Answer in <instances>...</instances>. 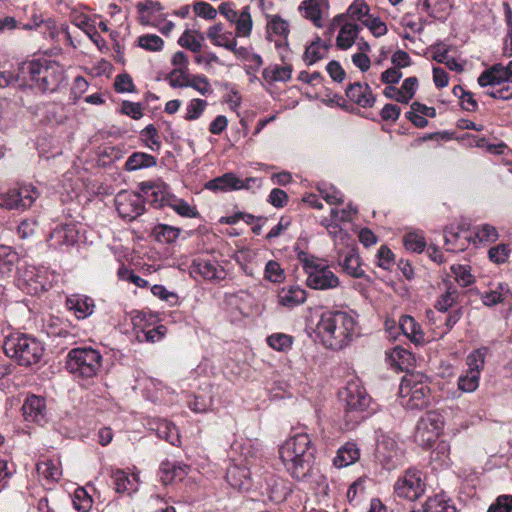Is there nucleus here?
Returning <instances> with one entry per match:
<instances>
[{
    "mask_svg": "<svg viewBox=\"0 0 512 512\" xmlns=\"http://www.w3.org/2000/svg\"><path fill=\"white\" fill-rule=\"evenodd\" d=\"M444 291L435 303V308L440 312H446L450 309L459 298L457 287L450 281H443Z\"/></svg>",
    "mask_w": 512,
    "mask_h": 512,
    "instance_id": "nucleus-36",
    "label": "nucleus"
},
{
    "mask_svg": "<svg viewBox=\"0 0 512 512\" xmlns=\"http://www.w3.org/2000/svg\"><path fill=\"white\" fill-rule=\"evenodd\" d=\"M264 278L272 283H282L286 276L280 264L274 260H270L265 265Z\"/></svg>",
    "mask_w": 512,
    "mask_h": 512,
    "instance_id": "nucleus-58",
    "label": "nucleus"
},
{
    "mask_svg": "<svg viewBox=\"0 0 512 512\" xmlns=\"http://www.w3.org/2000/svg\"><path fill=\"white\" fill-rule=\"evenodd\" d=\"M509 293L507 285L499 284L495 290L484 293L482 295V301L486 306H494L505 301Z\"/></svg>",
    "mask_w": 512,
    "mask_h": 512,
    "instance_id": "nucleus-55",
    "label": "nucleus"
},
{
    "mask_svg": "<svg viewBox=\"0 0 512 512\" xmlns=\"http://www.w3.org/2000/svg\"><path fill=\"white\" fill-rule=\"evenodd\" d=\"M401 455L397 442L388 435L381 434L377 439L375 456L382 465L390 468Z\"/></svg>",
    "mask_w": 512,
    "mask_h": 512,
    "instance_id": "nucleus-14",
    "label": "nucleus"
},
{
    "mask_svg": "<svg viewBox=\"0 0 512 512\" xmlns=\"http://www.w3.org/2000/svg\"><path fill=\"white\" fill-rule=\"evenodd\" d=\"M111 477L117 493L132 494L138 490L139 475L136 473L129 476L124 470L114 469L111 471Z\"/></svg>",
    "mask_w": 512,
    "mask_h": 512,
    "instance_id": "nucleus-23",
    "label": "nucleus"
},
{
    "mask_svg": "<svg viewBox=\"0 0 512 512\" xmlns=\"http://www.w3.org/2000/svg\"><path fill=\"white\" fill-rule=\"evenodd\" d=\"M73 504L79 512H87L92 507V498L84 488H77L73 495Z\"/></svg>",
    "mask_w": 512,
    "mask_h": 512,
    "instance_id": "nucleus-64",
    "label": "nucleus"
},
{
    "mask_svg": "<svg viewBox=\"0 0 512 512\" xmlns=\"http://www.w3.org/2000/svg\"><path fill=\"white\" fill-rule=\"evenodd\" d=\"M190 467L183 463L164 461L160 465V479L164 485L170 484L175 480H182L189 471Z\"/></svg>",
    "mask_w": 512,
    "mask_h": 512,
    "instance_id": "nucleus-27",
    "label": "nucleus"
},
{
    "mask_svg": "<svg viewBox=\"0 0 512 512\" xmlns=\"http://www.w3.org/2000/svg\"><path fill=\"white\" fill-rule=\"evenodd\" d=\"M417 87L418 80L416 77L406 78L399 88L397 102L407 104L414 97Z\"/></svg>",
    "mask_w": 512,
    "mask_h": 512,
    "instance_id": "nucleus-54",
    "label": "nucleus"
},
{
    "mask_svg": "<svg viewBox=\"0 0 512 512\" xmlns=\"http://www.w3.org/2000/svg\"><path fill=\"white\" fill-rule=\"evenodd\" d=\"M138 46L150 52H159L164 47V40L156 34H145L138 38Z\"/></svg>",
    "mask_w": 512,
    "mask_h": 512,
    "instance_id": "nucleus-57",
    "label": "nucleus"
},
{
    "mask_svg": "<svg viewBox=\"0 0 512 512\" xmlns=\"http://www.w3.org/2000/svg\"><path fill=\"white\" fill-rule=\"evenodd\" d=\"M240 178L234 173H226L215 179L208 181L205 187L215 192H229L233 190H241Z\"/></svg>",
    "mask_w": 512,
    "mask_h": 512,
    "instance_id": "nucleus-31",
    "label": "nucleus"
},
{
    "mask_svg": "<svg viewBox=\"0 0 512 512\" xmlns=\"http://www.w3.org/2000/svg\"><path fill=\"white\" fill-rule=\"evenodd\" d=\"M267 342L274 350L285 352L291 348L293 339L287 334L275 333L267 338Z\"/></svg>",
    "mask_w": 512,
    "mask_h": 512,
    "instance_id": "nucleus-59",
    "label": "nucleus"
},
{
    "mask_svg": "<svg viewBox=\"0 0 512 512\" xmlns=\"http://www.w3.org/2000/svg\"><path fill=\"white\" fill-rule=\"evenodd\" d=\"M315 452L312 440L305 432L290 436L279 449L280 459L286 471L294 479L307 481L315 477L316 482L322 486V492L327 494L326 478L313 468Z\"/></svg>",
    "mask_w": 512,
    "mask_h": 512,
    "instance_id": "nucleus-1",
    "label": "nucleus"
},
{
    "mask_svg": "<svg viewBox=\"0 0 512 512\" xmlns=\"http://www.w3.org/2000/svg\"><path fill=\"white\" fill-rule=\"evenodd\" d=\"M504 82L512 83V61L506 66L495 64L478 78V84L481 87L496 86Z\"/></svg>",
    "mask_w": 512,
    "mask_h": 512,
    "instance_id": "nucleus-17",
    "label": "nucleus"
},
{
    "mask_svg": "<svg viewBox=\"0 0 512 512\" xmlns=\"http://www.w3.org/2000/svg\"><path fill=\"white\" fill-rule=\"evenodd\" d=\"M267 34L268 39L274 41L276 46L279 47L283 45L289 34L288 22L278 15L269 16L267 21Z\"/></svg>",
    "mask_w": 512,
    "mask_h": 512,
    "instance_id": "nucleus-22",
    "label": "nucleus"
},
{
    "mask_svg": "<svg viewBox=\"0 0 512 512\" xmlns=\"http://www.w3.org/2000/svg\"><path fill=\"white\" fill-rule=\"evenodd\" d=\"M357 213V208L352 204H348L345 208L339 210L332 208L329 217H324L321 220V225L324 226L329 234L336 236L341 232L340 224L352 221Z\"/></svg>",
    "mask_w": 512,
    "mask_h": 512,
    "instance_id": "nucleus-16",
    "label": "nucleus"
},
{
    "mask_svg": "<svg viewBox=\"0 0 512 512\" xmlns=\"http://www.w3.org/2000/svg\"><path fill=\"white\" fill-rule=\"evenodd\" d=\"M424 512H456V507L444 494H439L427 499Z\"/></svg>",
    "mask_w": 512,
    "mask_h": 512,
    "instance_id": "nucleus-42",
    "label": "nucleus"
},
{
    "mask_svg": "<svg viewBox=\"0 0 512 512\" xmlns=\"http://www.w3.org/2000/svg\"><path fill=\"white\" fill-rule=\"evenodd\" d=\"M315 341L332 350L346 347L356 334L355 318L343 311H325L310 319Z\"/></svg>",
    "mask_w": 512,
    "mask_h": 512,
    "instance_id": "nucleus-2",
    "label": "nucleus"
},
{
    "mask_svg": "<svg viewBox=\"0 0 512 512\" xmlns=\"http://www.w3.org/2000/svg\"><path fill=\"white\" fill-rule=\"evenodd\" d=\"M18 78L42 93H53L65 82L62 65L48 59L24 62L19 68Z\"/></svg>",
    "mask_w": 512,
    "mask_h": 512,
    "instance_id": "nucleus-3",
    "label": "nucleus"
},
{
    "mask_svg": "<svg viewBox=\"0 0 512 512\" xmlns=\"http://www.w3.org/2000/svg\"><path fill=\"white\" fill-rule=\"evenodd\" d=\"M358 35V27L352 23H346L340 28L339 34L336 39V46L339 49L346 50L350 48Z\"/></svg>",
    "mask_w": 512,
    "mask_h": 512,
    "instance_id": "nucleus-44",
    "label": "nucleus"
},
{
    "mask_svg": "<svg viewBox=\"0 0 512 512\" xmlns=\"http://www.w3.org/2000/svg\"><path fill=\"white\" fill-rule=\"evenodd\" d=\"M360 457V450L355 443L347 442L338 449L337 455L333 459V464L337 468L347 467L355 463Z\"/></svg>",
    "mask_w": 512,
    "mask_h": 512,
    "instance_id": "nucleus-34",
    "label": "nucleus"
},
{
    "mask_svg": "<svg viewBox=\"0 0 512 512\" xmlns=\"http://www.w3.org/2000/svg\"><path fill=\"white\" fill-rule=\"evenodd\" d=\"M115 206L123 219L132 221L144 212V200L133 191H121L115 197Z\"/></svg>",
    "mask_w": 512,
    "mask_h": 512,
    "instance_id": "nucleus-13",
    "label": "nucleus"
},
{
    "mask_svg": "<svg viewBox=\"0 0 512 512\" xmlns=\"http://www.w3.org/2000/svg\"><path fill=\"white\" fill-rule=\"evenodd\" d=\"M203 42L204 35L193 29H186L177 41L180 47L194 53H199L202 50Z\"/></svg>",
    "mask_w": 512,
    "mask_h": 512,
    "instance_id": "nucleus-37",
    "label": "nucleus"
},
{
    "mask_svg": "<svg viewBox=\"0 0 512 512\" xmlns=\"http://www.w3.org/2000/svg\"><path fill=\"white\" fill-rule=\"evenodd\" d=\"M291 74H292V67L289 64L270 65V66L266 67L263 71V77L269 83H273V82H277V81L286 82L291 78Z\"/></svg>",
    "mask_w": 512,
    "mask_h": 512,
    "instance_id": "nucleus-40",
    "label": "nucleus"
},
{
    "mask_svg": "<svg viewBox=\"0 0 512 512\" xmlns=\"http://www.w3.org/2000/svg\"><path fill=\"white\" fill-rule=\"evenodd\" d=\"M399 327L403 334L414 343L420 344L424 342V334L419 324L411 316H402L399 321Z\"/></svg>",
    "mask_w": 512,
    "mask_h": 512,
    "instance_id": "nucleus-38",
    "label": "nucleus"
},
{
    "mask_svg": "<svg viewBox=\"0 0 512 512\" xmlns=\"http://www.w3.org/2000/svg\"><path fill=\"white\" fill-rule=\"evenodd\" d=\"M147 199L156 207L167 205V199L171 196L166 193V185H150L144 190Z\"/></svg>",
    "mask_w": 512,
    "mask_h": 512,
    "instance_id": "nucleus-49",
    "label": "nucleus"
},
{
    "mask_svg": "<svg viewBox=\"0 0 512 512\" xmlns=\"http://www.w3.org/2000/svg\"><path fill=\"white\" fill-rule=\"evenodd\" d=\"M302 16L316 27L323 26V19L328 16L329 3L327 0H304L299 6Z\"/></svg>",
    "mask_w": 512,
    "mask_h": 512,
    "instance_id": "nucleus-18",
    "label": "nucleus"
},
{
    "mask_svg": "<svg viewBox=\"0 0 512 512\" xmlns=\"http://www.w3.org/2000/svg\"><path fill=\"white\" fill-rule=\"evenodd\" d=\"M22 413L25 421L39 423L46 421V404L44 398L31 395L22 405Z\"/></svg>",
    "mask_w": 512,
    "mask_h": 512,
    "instance_id": "nucleus-19",
    "label": "nucleus"
},
{
    "mask_svg": "<svg viewBox=\"0 0 512 512\" xmlns=\"http://www.w3.org/2000/svg\"><path fill=\"white\" fill-rule=\"evenodd\" d=\"M36 470L39 475L51 481L59 480L62 475L60 462L58 460L46 459L40 461L36 465Z\"/></svg>",
    "mask_w": 512,
    "mask_h": 512,
    "instance_id": "nucleus-45",
    "label": "nucleus"
},
{
    "mask_svg": "<svg viewBox=\"0 0 512 512\" xmlns=\"http://www.w3.org/2000/svg\"><path fill=\"white\" fill-rule=\"evenodd\" d=\"M418 5L429 16L439 20L446 19L453 9L452 0H419Z\"/></svg>",
    "mask_w": 512,
    "mask_h": 512,
    "instance_id": "nucleus-28",
    "label": "nucleus"
},
{
    "mask_svg": "<svg viewBox=\"0 0 512 512\" xmlns=\"http://www.w3.org/2000/svg\"><path fill=\"white\" fill-rule=\"evenodd\" d=\"M461 231V226L455 224H451L445 228L444 239L445 246L447 247L448 251L458 252L466 249L469 239L465 238L462 240L460 236Z\"/></svg>",
    "mask_w": 512,
    "mask_h": 512,
    "instance_id": "nucleus-35",
    "label": "nucleus"
},
{
    "mask_svg": "<svg viewBox=\"0 0 512 512\" xmlns=\"http://www.w3.org/2000/svg\"><path fill=\"white\" fill-rule=\"evenodd\" d=\"M167 206L171 207L182 217L195 218L198 216V211L195 206H192L185 200L176 198L173 195L167 199Z\"/></svg>",
    "mask_w": 512,
    "mask_h": 512,
    "instance_id": "nucleus-48",
    "label": "nucleus"
},
{
    "mask_svg": "<svg viewBox=\"0 0 512 512\" xmlns=\"http://www.w3.org/2000/svg\"><path fill=\"white\" fill-rule=\"evenodd\" d=\"M344 404V419L348 429L364 420L369 412L371 398L364 387L358 381H351L341 393Z\"/></svg>",
    "mask_w": 512,
    "mask_h": 512,
    "instance_id": "nucleus-4",
    "label": "nucleus"
},
{
    "mask_svg": "<svg viewBox=\"0 0 512 512\" xmlns=\"http://www.w3.org/2000/svg\"><path fill=\"white\" fill-rule=\"evenodd\" d=\"M141 139L144 144L152 151L160 149L161 142L158 131L154 125L150 124L141 131Z\"/></svg>",
    "mask_w": 512,
    "mask_h": 512,
    "instance_id": "nucleus-60",
    "label": "nucleus"
},
{
    "mask_svg": "<svg viewBox=\"0 0 512 512\" xmlns=\"http://www.w3.org/2000/svg\"><path fill=\"white\" fill-rule=\"evenodd\" d=\"M19 263V256L12 248L0 246V273L10 275L16 264Z\"/></svg>",
    "mask_w": 512,
    "mask_h": 512,
    "instance_id": "nucleus-46",
    "label": "nucleus"
},
{
    "mask_svg": "<svg viewBox=\"0 0 512 512\" xmlns=\"http://www.w3.org/2000/svg\"><path fill=\"white\" fill-rule=\"evenodd\" d=\"M195 272L209 281L219 282L226 278V271L222 265L215 260L198 259L193 262Z\"/></svg>",
    "mask_w": 512,
    "mask_h": 512,
    "instance_id": "nucleus-20",
    "label": "nucleus"
},
{
    "mask_svg": "<svg viewBox=\"0 0 512 512\" xmlns=\"http://www.w3.org/2000/svg\"><path fill=\"white\" fill-rule=\"evenodd\" d=\"M143 387L147 399L151 401H158L161 399L163 391L168 388L162 382L155 378H146L143 381Z\"/></svg>",
    "mask_w": 512,
    "mask_h": 512,
    "instance_id": "nucleus-51",
    "label": "nucleus"
},
{
    "mask_svg": "<svg viewBox=\"0 0 512 512\" xmlns=\"http://www.w3.org/2000/svg\"><path fill=\"white\" fill-rule=\"evenodd\" d=\"M317 189L329 205H340L344 202V195L334 186L321 185Z\"/></svg>",
    "mask_w": 512,
    "mask_h": 512,
    "instance_id": "nucleus-61",
    "label": "nucleus"
},
{
    "mask_svg": "<svg viewBox=\"0 0 512 512\" xmlns=\"http://www.w3.org/2000/svg\"><path fill=\"white\" fill-rule=\"evenodd\" d=\"M226 480L231 487L238 491H246L251 486L249 470L236 464L227 469Z\"/></svg>",
    "mask_w": 512,
    "mask_h": 512,
    "instance_id": "nucleus-26",
    "label": "nucleus"
},
{
    "mask_svg": "<svg viewBox=\"0 0 512 512\" xmlns=\"http://www.w3.org/2000/svg\"><path fill=\"white\" fill-rule=\"evenodd\" d=\"M102 356L92 348H75L67 356V369L76 378L89 380L94 378L101 368Z\"/></svg>",
    "mask_w": 512,
    "mask_h": 512,
    "instance_id": "nucleus-7",
    "label": "nucleus"
},
{
    "mask_svg": "<svg viewBox=\"0 0 512 512\" xmlns=\"http://www.w3.org/2000/svg\"><path fill=\"white\" fill-rule=\"evenodd\" d=\"M39 193L30 184L17 185L5 192H0V207L8 210H25L32 206Z\"/></svg>",
    "mask_w": 512,
    "mask_h": 512,
    "instance_id": "nucleus-10",
    "label": "nucleus"
},
{
    "mask_svg": "<svg viewBox=\"0 0 512 512\" xmlns=\"http://www.w3.org/2000/svg\"><path fill=\"white\" fill-rule=\"evenodd\" d=\"M479 380L480 375L476 372L466 370V372L458 378V390L462 393H472L478 388Z\"/></svg>",
    "mask_w": 512,
    "mask_h": 512,
    "instance_id": "nucleus-50",
    "label": "nucleus"
},
{
    "mask_svg": "<svg viewBox=\"0 0 512 512\" xmlns=\"http://www.w3.org/2000/svg\"><path fill=\"white\" fill-rule=\"evenodd\" d=\"M394 490L401 498L410 501L419 499L425 492V483L421 472L414 469L406 471L395 483Z\"/></svg>",
    "mask_w": 512,
    "mask_h": 512,
    "instance_id": "nucleus-12",
    "label": "nucleus"
},
{
    "mask_svg": "<svg viewBox=\"0 0 512 512\" xmlns=\"http://www.w3.org/2000/svg\"><path fill=\"white\" fill-rule=\"evenodd\" d=\"M306 297V291L297 285L283 287L277 296L279 305L289 309L303 304Z\"/></svg>",
    "mask_w": 512,
    "mask_h": 512,
    "instance_id": "nucleus-25",
    "label": "nucleus"
},
{
    "mask_svg": "<svg viewBox=\"0 0 512 512\" xmlns=\"http://www.w3.org/2000/svg\"><path fill=\"white\" fill-rule=\"evenodd\" d=\"M66 306L78 319H84L93 313L95 304L85 295L73 294L67 297Z\"/></svg>",
    "mask_w": 512,
    "mask_h": 512,
    "instance_id": "nucleus-24",
    "label": "nucleus"
},
{
    "mask_svg": "<svg viewBox=\"0 0 512 512\" xmlns=\"http://www.w3.org/2000/svg\"><path fill=\"white\" fill-rule=\"evenodd\" d=\"M299 261L306 274V285L315 290L336 288L340 281L324 259L302 253Z\"/></svg>",
    "mask_w": 512,
    "mask_h": 512,
    "instance_id": "nucleus-6",
    "label": "nucleus"
},
{
    "mask_svg": "<svg viewBox=\"0 0 512 512\" xmlns=\"http://www.w3.org/2000/svg\"><path fill=\"white\" fill-rule=\"evenodd\" d=\"M399 395L402 406L417 410L425 408L430 399L427 379L420 374L405 376L400 384Z\"/></svg>",
    "mask_w": 512,
    "mask_h": 512,
    "instance_id": "nucleus-8",
    "label": "nucleus"
},
{
    "mask_svg": "<svg viewBox=\"0 0 512 512\" xmlns=\"http://www.w3.org/2000/svg\"><path fill=\"white\" fill-rule=\"evenodd\" d=\"M486 351V348L476 349L467 356L466 364L468 371L476 372L478 375H481L485 364Z\"/></svg>",
    "mask_w": 512,
    "mask_h": 512,
    "instance_id": "nucleus-56",
    "label": "nucleus"
},
{
    "mask_svg": "<svg viewBox=\"0 0 512 512\" xmlns=\"http://www.w3.org/2000/svg\"><path fill=\"white\" fill-rule=\"evenodd\" d=\"M473 235L474 244H491L499 239L496 227L487 223L474 227Z\"/></svg>",
    "mask_w": 512,
    "mask_h": 512,
    "instance_id": "nucleus-39",
    "label": "nucleus"
},
{
    "mask_svg": "<svg viewBox=\"0 0 512 512\" xmlns=\"http://www.w3.org/2000/svg\"><path fill=\"white\" fill-rule=\"evenodd\" d=\"M193 74L187 69H172L167 75V81L172 88L187 87Z\"/></svg>",
    "mask_w": 512,
    "mask_h": 512,
    "instance_id": "nucleus-53",
    "label": "nucleus"
},
{
    "mask_svg": "<svg viewBox=\"0 0 512 512\" xmlns=\"http://www.w3.org/2000/svg\"><path fill=\"white\" fill-rule=\"evenodd\" d=\"M443 428V415L436 411H429L419 419L414 434V440L422 448L428 449L440 437Z\"/></svg>",
    "mask_w": 512,
    "mask_h": 512,
    "instance_id": "nucleus-9",
    "label": "nucleus"
},
{
    "mask_svg": "<svg viewBox=\"0 0 512 512\" xmlns=\"http://www.w3.org/2000/svg\"><path fill=\"white\" fill-rule=\"evenodd\" d=\"M207 38L214 46L227 49L235 40L236 36L232 31L226 30L222 23H215L207 28Z\"/></svg>",
    "mask_w": 512,
    "mask_h": 512,
    "instance_id": "nucleus-30",
    "label": "nucleus"
},
{
    "mask_svg": "<svg viewBox=\"0 0 512 512\" xmlns=\"http://www.w3.org/2000/svg\"><path fill=\"white\" fill-rule=\"evenodd\" d=\"M157 160L154 156L143 152H135L126 161L125 168L128 171H135L155 166Z\"/></svg>",
    "mask_w": 512,
    "mask_h": 512,
    "instance_id": "nucleus-43",
    "label": "nucleus"
},
{
    "mask_svg": "<svg viewBox=\"0 0 512 512\" xmlns=\"http://www.w3.org/2000/svg\"><path fill=\"white\" fill-rule=\"evenodd\" d=\"M187 87H190L200 93L202 96L210 95L213 92L212 86L206 76L202 74H193Z\"/></svg>",
    "mask_w": 512,
    "mask_h": 512,
    "instance_id": "nucleus-62",
    "label": "nucleus"
},
{
    "mask_svg": "<svg viewBox=\"0 0 512 512\" xmlns=\"http://www.w3.org/2000/svg\"><path fill=\"white\" fill-rule=\"evenodd\" d=\"M328 52V46L317 37L310 45L305 49L303 59L308 65H313L317 61L323 59Z\"/></svg>",
    "mask_w": 512,
    "mask_h": 512,
    "instance_id": "nucleus-41",
    "label": "nucleus"
},
{
    "mask_svg": "<svg viewBox=\"0 0 512 512\" xmlns=\"http://www.w3.org/2000/svg\"><path fill=\"white\" fill-rule=\"evenodd\" d=\"M16 284L27 294L37 295L46 288V272L33 265L23 264L18 267Z\"/></svg>",
    "mask_w": 512,
    "mask_h": 512,
    "instance_id": "nucleus-11",
    "label": "nucleus"
},
{
    "mask_svg": "<svg viewBox=\"0 0 512 512\" xmlns=\"http://www.w3.org/2000/svg\"><path fill=\"white\" fill-rule=\"evenodd\" d=\"M159 438L169 442L173 446H179L181 443L180 435L176 426L167 420H158L150 424Z\"/></svg>",
    "mask_w": 512,
    "mask_h": 512,
    "instance_id": "nucleus-32",
    "label": "nucleus"
},
{
    "mask_svg": "<svg viewBox=\"0 0 512 512\" xmlns=\"http://www.w3.org/2000/svg\"><path fill=\"white\" fill-rule=\"evenodd\" d=\"M346 96L350 101L363 108L372 107L375 103L371 88L365 83L356 82L349 85L346 89Z\"/></svg>",
    "mask_w": 512,
    "mask_h": 512,
    "instance_id": "nucleus-21",
    "label": "nucleus"
},
{
    "mask_svg": "<svg viewBox=\"0 0 512 512\" xmlns=\"http://www.w3.org/2000/svg\"><path fill=\"white\" fill-rule=\"evenodd\" d=\"M510 252L509 245L501 243L488 250V258L495 264H504L508 260Z\"/></svg>",
    "mask_w": 512,
    "mask_h": 512,
    "instance_id": "nucleus-63",
    "label": "nucleus"
},
{
    "mask_svg": "<svg viewBox=\"0 0 512 512\" xmlns=\"http://www.w3.org/2000/svg\"><path fill=\"white\" fill-rule=\"evenodd\" d=\"M234 35L236 38H248L252 33L253 28V20L250 13V7L245 6L242 8V16H240L239 21L236 22Z\"/></svg>",
    "mask_w": 512,
    "mask_h": 512,
    "instance_id": "nucleus-47",
    "label": "nucleus"
},
{
    "mask_svg": "<svg viewBox=\"0 0 512 512\" xmlns=\"http://www.w3.org/2000/svg\"><path fill=\"white\" fill-rule=\"evenodd\" d=\"M78 233L73 225H62L53 230L50 235L52 246H71L76 243Z\"/></svg>",
    "mask_w": 512,
    "mask_h": 512,
    "instance_id": "nucleus-33",
    "label": "nucleus"
},
{
    "mask_svg": "<svg viewBox=\"0 0 512 512\" xmlns=\"http://www.w3.org/2000/svg\"><path fill=\"white\" fill-rule=\"evenodd\" d=\"M138 21L145 26H159L163 20V7L157 1L143 0L136 4Z\"/></svg>",
    "mask_w": 512,
    "mask_h": 512,
    "instance_id": "nucleus-15",
    "label": "nucleus"
},
{
    "mask_svg": "<svg viewBox=\"0 0 512 512\" xmlns=\"http://www.w3.org/2000/svg\"><path fill=\"white\" fill-rule=\"evenodd\" d=\"M4 350L8 357L22 366L37 364L44 354L43 345L35 338L24 335H10L4 342Z\"/></svg>",
    "mask_w": 512,
    "mask_h": 512,
    "instance_id": "nucleus-5",
    "label": "nucleus"
},
{
    "mask_svg": "<svg viewBox=\"0 0 512 512\" xmlns=\"http://www.w3.org/2000/svg\"><path fill=\"white\" fill-rule=\"evenodd\" d=\"M207 106L208 103L206 100L200 98L191 99L185 108L184 119L186 121H194L199 119Z\"/></svg>",
    "mask_w": 512,
    "mask_h": 512,
    "instance_id": "nucleus-52",
    "label": "nucleus"
},
{
    "mask_svg": "<svg viewBox=\"0 0 512 512\" xmlns=\"http://www.w3.org/2000/svg\"><path fill=\"white\" fill-rule=\"evenodd\" d=\"M339 265L351 277L361 278L365 275L358 252L355 248H349L343 258L339 257Z\"/></svg>",
    "mask_w": 512,
    "mask_h": 512,
    "instance_id": "nucleus-29",
    "label": "nucleus"
}]
</instances>
